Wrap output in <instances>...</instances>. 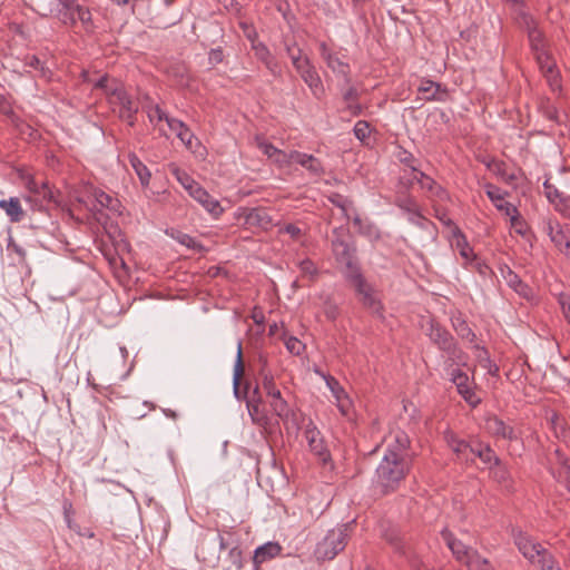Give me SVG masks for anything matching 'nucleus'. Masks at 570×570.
<instances>
[{
  "label": "nucleus",
  "mask_w": 570,
  "mask_h": 570,
  "mask_svg": "<svg viewBox=\"0 0 570 570\" xmlns=\"http://www.w3.org/2000/svg\"><path fill=\"white\" fill-rule=\"evenodd\" d=\"M285 346L287 351L294 355H299L304 351V344L294 336H289L285 340Z\"/></svg>",
  "instance_id": "obj_51"
},
{
  "label": "nucleus",
  "mask_w": 570,
  "mask_h": 570,
  "mask_svg": "<svg viewBox=\"0 0 570 570\" xmlns=\"http://www.w3.org/2000/svg\"><path fill=\"white\" fill-rule=\"evenodd\" d=\"M541 570H561L554 557L548 551H541V557L533 563Z\"/></svg>",
  "instance_id": "obj_41"
},
{
  "label": "nucleus",
  "mask_w": 570,
  "mask_h": 570,
  "mask_svg": "<svg viewBox=\"0 0 570 570\" xmlns=\"http://www.w3.org/2000/svg\"><path fill=\"white\" fill-rule=\"evenodd\" d=\"M305 440L311 452L323 463L326 464L331 460V453L324 442L322 433L316 425L309 421L304 430Z\"/></svg>",
  "instance_id": "obj_6"
},
{
  "label": "nucleus",
  "mask_w": 570,
  "mask_h": 570,
  "mask_svg": "<svg viewBox=\"0 0 570 570\" xmlns=\"http://www.w3.org/2000/svg\"><path fill=\"white\" fill-rule=\"evenodd\" d=\"M26 200L29 203H35L39 210H41L45 205L49 203H56L53 191L50 189L47 181H41V188L36 193L35 196L26 197Z\"/></svg>",
  "instance_id": "obj_31"
},
{
  "label": "nucleus",
  "mask_w": 570,
  "mask_h": 570,
  "mask_svg": "<svg viewBox=\"0 0 570 570\" xmlns=\"http://www.w3.org/2000/svg\"><path fill=\"white\" fill-rule=\"evenodd\" d=\"M543 193L549 202L554 205L560 202V198H564L562 194L549 183V180H546L543 184Z\"/></svg>",
  "instance_id": "obj_49"
},
{
  "label": "nucleus",
  "mask_w": 570,
  "mask_h": 570,
  "mask_svg": "<svg viewBox=\"0 0 570 570\" xmlns=\"http://www.w3.org/2000/svg\"><path fill=\"white\" fill-rule=\"evenodd\" d=\"M350 268L346 279L354 287L362 305L372 314L382 316L383 305L376 289L363 277L358 266L350 265Z\"/></svg>",
  "instance_id": "obj_2"
},
{
  "label": "nucleus",
  "mask_w": 570,
  "mask_h": 570,
  "mask_svg": "<svg viewBox=\"0 0 570 570\" xmlns=\"http://www.w3.org/2000/svg\"><path fill=\"white\" fill-rule=\"evenodd\" d=\"M168 170L173 174L184 189L188 193H193L200 185L194 180L186 171L181 170L176 164L171 163L168 165Z\"/></svg>",
  "instance_id": "obj_33"
},
{
  "label": "nucleus",
  "mask_w": 570,
  "mask_h": 570,
  "mask_svg": "<svg viewBox=\"0 0 570 570\" xmlns=\"http://www.w3.org/2000/svg\"><path fill=\"white\" fill-rule=\"evenodd\" d=\"M272 412L281 420L285 421L291 414V407L282 397L281 391L273 392L267 396Z\"/></svg>",
  "instance_id": "obj_27"
},
{
  "label": "nucleus",
  "mask_w": 570,
  "mask_h": 570,
  "mask_svg": "<svg viewBox=\"0 0 570 570\" xmlns=\"http://www.w3.org/2000/svg\"><path fill=\"white\" fill-rule=\"evenodd\" d=\"M292 157H294V163L299 164L313 175H321L324 171L321 161L313 155L292 150Z\"/></svg>",
  "instance_id": "obj_26"
},
{
  "label": "nucleus",
  "mask_w": 570,
  "mask_h": 570,
  "mask_svg": "<svg viewBox=\"0 0 570 570\" xmlns=\"http://www.w3.org/2000/svg\"><path fill=\"white\" fill-rule=\"evenodd\" d=\"M537 62L543 76L546 77L550 88L553 91L560 90L561 83L559 79V72L556 68V63L551 60L548 53L543 51L535 52Z\"/></svg>",
  "instance_id": "obj_14"
},
{
  "label": "nucleus",
  "mask_w": 570,
  "mask_h": 570,
  "mask_svg": "<svg viewBox=\"0 0 570 570\" xmlns=\"http://www.w3.org/2000/svg\"><path fill=\"white\" fill-rule=\"evenodd\" d=\"M92 196L96 200L95 207L99 206L100 208H107L115 213L119 212L120 203L117 198H114L100 189H94Z\"/></svg>",
  "instance_id": "obj_35"
},
{
  "label": "nucleus",
  "mask_w": 570,
  "mask_h": 570,
  "mask_svg": "<svg viewBox=\"0 0 570 570\" xmlns=\"http://www.w3.org/2000/svg\"><path fill=\"white\" fill-rule=\"evenodd\" d=\"M417 91L422 95V99L426 101H445L449 96L445 88L429 79L421 80Z\"/></svg>",
  "instance_id": "obj_21"
},
{
  "label": "nucleus",
  "mask_w": 570,
  "mask_h": 570,
  "mask_svg": "<svg viewBox=\"0 0 570 570\" xmlns=\"http://www.w3.org/2000/svg\"><path fill=\"white\" fill-rule=\"evenodd\" d=\"M543 230L559 252L570 246V223L561 224L549 218L543 222Z\"/></svg>",
  "instance_id": "obj_7"
},
{
  "label": "nucleus",
  "mask_w": 570,
  "mask_h": 570,
  "mask_svg": "<svg viewBox=\"0 0 570 570\" xmlns=\"http://www.w3.org/2000/svg\"><path fill=\"white\" fill-rule=\"evenodd\" d=\"M441 535L455 560L464 566L478 553L475 549L456 539L448 529L442 530Z\"/></svg>",
  "instance_id": "obj_9"
},
{
  "label": "nucleus",
  "mask_w": 570,
  "mask_h": 570,
  "mask_svg": "<svg viewBox=\"0 0 570 570\" xmlns=\"http://www.w3.org/2000/svg\"><path fill=\"white\" fill-rule=\"evenodd\" d=\"M514 543L523 557L532 564L541 557V551H546L541 543L534 541L531 537L522 531L513 532Z\"/></svg>",
  "instance_id": "obj_11"
},
{
  "label": "nucleus",
  "mask_w": 570,
  "mask_h": 570,
  "mask_svg": "<svg viewBox=\"0 0 570 570\" xmlns=\"http://www.w3.org/2000/svg\"><path fill=\"white\" fill-rule=\"evenodd\" d=\"M324 379H325L327 387L331 390V392L336 401V405H337L340 412L343 415H347L351 410V406H352V402H351L348 395L346 394V392L344 391V389L341 386V384L338 383V381L335 377L327 375V376H324Z\"/></svg>",
  "instance_id": "obj_22"
},
{
  "label": "nucleus",
  "mask_w": 570,
  "mask_h": 570,
  "mask_svg": "<svg viewBox=\"0 0 570 570\" xmlns=\"http://www.w3.org/2000/svg\"><path fill=\"white\" fill-rule=\"evenodd\" d=\"M331 202L342 209L345 217L350 218L348 212L352 203L348 199L342 197L341 195H335L331 198Z\"/></svg>",
  "instance_id": "obj_55"
},
{
  "label": "nucleus",
  "mask_w": 570,
  "mask_h": 570,
  "mask_svg": "<svg viewBox=\"0 0 570 570\" xmlns=\"http://www.w3.org/2000/svg\"><path fill=\"white\" fill-rule=\"evenodd\" d=\"M228 558L236 570L242 569L243 558H242V551L238 548L230 549L229 553H228Z\"/></svg>",
  "instance_id": "obj_58"
},
{
  "label": "nucleus",
  "mask_w": 570,
  "mask_h": 570,
  "mask_svg": "<svg viewBox=\"0 0 570 570\" xmlns=\"http://www.w3.org/2000/svg\"><path fill=\"white\" fill-rule=\"evenodd\" d=\"M451 381L456 386L458 393L468 404L473 407L480 404L481 397L475 393L474 384L465 372H462L460 368L452 370Z\"/></svg>",
  "instance_id": "obj_8"
},
{
  "label": "nucleus",
  "mask_w": 570,
  "mask_h": 570,
  "mask_svg": "<svg viewBox=\"0 0 570 570\" xmlns=\"http://www.w3.org/2000/svg\"><path fill=\"white\" fill-rule=\"evenodd\" d=\"M390 439L391 441L386 450H394L405 456V452L410 445L409 436L402 431H396Z\"/></svg>",
  "instance_id": "obj_39"
},
{
  "label": "nucleus",
  "mask_w": 570,
  "mask_h": 570,
  "mask_svg": "<svg viewBox=\"0 0 570 570\" xmlns=\"http://www.w3.org/2000/svg\"><path fill=\"white\" fill-rule=\"evenodd\" d=\"M320 55L322 59L325 61L326 66L337 76L342 77L345 83H351L350 78V65L343 61L338 55L332 51L325 42L320 45Z\"/></svg>",
  "instance_id": "obj_10"
},
{
  "label": "nucleus",
  "mask_w": 570,
  "mask_h": 570,
  "mask_svg": "<svg viewBox=\"0 0 570 570\" xmlns=\"http://www.w3.org/2000/svg\"><path fill=\"white\" fill-rule=\"evenodd\" d=\"M128 158H129L130 166L132 167L134 171L136 173V175L138 176V178L140 180L141 186L148 187L150 178H151L150 170L135 154H129Z\"/></svg>",
  "instance_id": "obj_37"
},
{
  "label": "nucleus",
  "mask_w": 570,
  "mask_h": 570,
  "mask_svg": "<svg viewBox=\"0 0 570 570\" xmlns=\"http://www.w3.org/2000/svg\"><path fill=\"white\" fill-rule=\"evenodd\" d=\"M505 209L507 216L510 218L511 228H513L517 234L524 236L528 233V225L518 208L505 206Z\"/></svg>",
  "instance_id": "obj_38"
},
{
  "label": "nucleus",
  "mask_w": 570,
  "mask_h": 570,
  "mask_svg": "<svg viewBox=\"0 0 570 570\" xmlns=\"http://www.w3.org/2000/svg\"><path fill=\"white\" fill-rule=\"evenodd\" d=\"M296 71L315 97L318 98L324 92L322 79L311 60L305 61Z\"/></svg>",
  "instance_id": "obj_16"
},
{
  "label": "nucleus",
  "mask_w": 570,
  "mask_h": 570,
  "mask_svg": "<svg viewBox=\"0 0 570 570\" xmlns=\"http://www.w3.org/2000/svg\"><path fill=\"white\" fill-rule=\"evenodd\" d=\"M252 50L254 51L255 57L265 65L272 75L278 76L281 73L279 63L265 43L252 39Z\"/></svg>",
  "instance_id": "obj_20"
},
{
  "label": "nucleus",
  "mask_w": 570,
  "mask_h": 570,
  "mask_svg": "<svg viewBox=\"0 0 570 570\" xmlns=\"http://www.w3.org/2000/svg\"><path fill=\"white\" fill-rule=\"evenodd\" d=\"M422 328L430 340L442 351L450 348L454 341L453 336L432 318L425 320L422 324Z\"/></svg>",
  "instance_id": "obj_13"
},
{
  "label": "nucleus",
  "mask_w": 570,
  "mask_h": 570,
  "mask_svg": "<svg viewBox=\"0 0 570 570\" xmlns=\"http://www.w3.org/2000/svg\"><path fill=\"white\" fill-rule=\"evenodd\" d=\"M107 99L112 110L118 112L119 118L127 120L130 126H134L138 105L131 99L125 88L121 85H116L108 91Z\"/></svg>",
  "instance_id": "obj_4"
},
{
  "label": "nucleus",
  "mask_w": 570,
  "mask_h": 570,
  "mask_svg": "<svg viewBox=\"0 0 570 570\" xmlns=\"http://www.w3.org/2000/svg\"><path fill=\"white\" fill-rule=\"evenodd\" d=\"M72 11H73L75 21H72L68 16H65V18H68L71 23H76L77 21H80L86 27L91 23V13L87 8L75 2V7H73Z\"/></svg>",
  "instance_id": "obj_42"
},
{
  "label": "nucleus",
  "mask_w": 570,
  "mask_h": 570,
  "mask_svg": "<svg viewBox=\"0 0 570 570\" xmlns=\"http://www.w3.org/2000/svg\"><path fill=\"white\" fill-rule=\"evenodd\" d=\"M283 230L286 234H288L291 236V238H293V239H299L303 234L302 229L294 224L286 225Z\"/></svg>",
  "instance_id": "obj_63"
},
{
  "label": "nucleus",
  "mask_w": 570,
  "mask_h": 570,
  "mask_svg": "<svg viewBox=\"0 0 570 570\" xmlns=\"http://www.w3.org/2000/svg\"><path fill=\"white\" fill-rule=\"evenodd\" d=\"M189 196L196 200L208 214L214 218H218L223 213V207L219 202L215 199L209 193L199 186Z\"/></svg>",
  "instance_id": "obj_18"
},
{
  "label": "nucleus",
  "mask_w": 570,
  "mask_h": 570,
  "mask_svg": "<svg viewBox=\"0 0 570 570\" xmlns=\"http://www.w3.org/2000/svg\"><path fill=\"white\" fill-rule=\"evenodd\" d=\"M490 471L492 478L501 484H507L508 481L510 480L509 471L507 470L505 465L501 463L500 460L498 464L492 465V469H490Z\"/></svg>",
  "instance_id": "obj_45"
},
{
  "label": "nucleus",
  "mask_w": 570,
  "mask_h": 570,
  "mask_svg": "<svg viewBox=\"0 0 570 570\" xmlns=\"http://www.w3.org/2000/svg\"><path fill=\"white\" fill-rule=\"evenodd\" d=\"M245 223L250 227L269 229L273 226V219L264 208H253L245 216Z\"/></svg>",
  "instance_id": "obj_23"
},
{
  "label": "nucleus",
  "mask_w": 570,
  "mask_h": 570,
  "mask_svg": "<svg viewBox=\"0 0 570 570\" xmlns=\"http://www.w3.org/2000/svg\"><path fill=\"white\" fill-rule=\"evenodd\" d=\"M8 250L14 252L19 256V262H23L26 258V250L14 243L13 240H10L8 244Z\"/></svg>",
  "instance_id": "obj_64"
},
{
  "label": "nucleus",
  "mask_w": 570,
  "mask_h": 570,
  "mask_svg": "<svg viewBox=\"0 0 570 570\" xmlns=\"http://www.w3.org/2000/svg\"><path fill=\"white\" fill-rule=\"evenodd\" d=\"M26 65L39 70L42 77H49L50 71L45 68L43 63L40 61V59L36 56H29L27 57Z\"/></svg>",
  "instance_id": "obj_54"
},
{
  "label": "nucleus",
  "mask_w": 570,
  "mask_h": 570,
  "mask_svg": "<svg viewBox=\"0 0 570 570\" xmlns=\"http://www.w3.org/2000/svg\"><path fill=\"white\" fill-rule=\"evenodd\" d=\"M410 471L406 456L394 450H386L376 469V485L382 493L395 491Z\"/></svg>",
  "instance_id": "obj_1"
},
{
  "label": "nucleus",
  "mask_w": 570,
  "mask_h": 570,
  "mask_svg": "<svg viewBox=\"0 0 570 570\" xmlns=\"http://www.w3.org/2000/svg\"><path fill=\"white\" fill-rule=\"evenodd\" d=\"M487 429L495 436H501L508 440L515 438L514 430L498 417L489 419L487 422Z\"/></svg>",
  "instance_id": "obj_32"
},
{
  "label": "nucleus",
  "mask_w": 570,
  "mask_h": 570,
  "mask_svg": "<svg viewBox=\"0 0 570 570\" xmlns=\"http://www.w3.org/2000/svg\"><path fill=\"white\" fill-rule=\"evenodd\" d=\"M347 530V524L330 530L324 539L316 546V558L318 560H332L338 552H341L346 546L348 537Z\"/></svg>",
  "instance_id": "obj_3"
},
{
  "label": "nucleus",
  "mask_w": 570,
  "mask_h": 570,
  "mask_svg": "<svg viewBox=\"0 0 570 570\" xmlns=\"http://www.w3.org/2000/svg\"><path fill=\"white\" fill-rule=\"evenodd\" d=\"M298 267L302 276L308 277L309 279H314L317 275L316 265L308 258L303 259L298 263Z\"/></svg>",
  "instance_id": "obj_48"
},
{
  "label": "nucleus",
  "mask_w": 570,
  "mask_h": 570,
  "mask_svg": "<svg viewBox=\"0 0 570 570\" xmlns=\"http://www.w3.org/2000/svg\"><path fill=\"white\" fill-rule=\"evenodd\" d=\"M446 353L449 361L456 366H465L468 356L465 353L456 347L455 341L452 342L450 348L444 350Z\"/></svg>",
  "instance_id": "obj_40"
},
{
  "label": "nucleus",
  "mask_w": 570,
  "mask_h": 570,
  "mask_svg": "<svg viewBox=\"0 0 570 570\" xmlns=\"http://www.w3.org/2000/svg\"><path fill=\"white\" fill-rule=\"evenodd\" d=\"M480 460L489 466V469H492V465L499 463V458L494 453V451L490 446H484L483 453H481Z\"/></svg>",
  "instance_id": "obj_52"
},
{
  "label": "nucleus",
  "mask_w": 570,
  "mask_h": 570,
  "mask_svg": "<svg viewBox=\"0 0 570 570\" xmlns=\"http://www.w3.org/2000/svg\"><path fill=\"white\" fill-rule=\"evenodd\" d=\"M262 387L266 393V396L271 395L273 392L278 391L275 385L273 377L265 376L262 383Z\"/></svg>",
  "instance_id": "obj_62"
},
{
  "label": "nucleus",
  "mask_w": 570,
  "mask_h": 570,
  "mask_svg": "<svg viewBox=\"0 0 570 570\" xmlns=\"http://www.w3.org/2000/svg\"><path fill=\"white\" fill-rule=\"evenodd\" d=\"M446 224L450 226L451 246L460 253L465 262H472L474 259L473 249L470 247L461 229L451 219H448Z\"/></svg>",
  "instance_id": "obj_15"
},
{
  "label": "nucleus",
  "mask_w": 570,
  "mask_h": 570,
  "mask_svg": "<svg viewBox=\"0 0 570 570\" xmlns=\"http://www.w3.org/2000/svg\"><path fill=\"white\" fill-rule=\"evenodd\" d=\"M256 146L257 148L265 155L267 156L271 160L277 156L278 151L281 149L276 148L274 145H272L271 142L266 141L265 139L261 138V137H256Z\"/></svg>",
  "instance_id": "obj_47"
},
{
  "label": "nucleus",
  "mask_w": 570,
  "mask_h": 570,
  "mask_svg": "<svg viewBox=\"0 0 570 570\" xmlns=\"http://www.w3.org/2000/svg\"><path fill=\"white\" fill-rule=\"evenodd\" d=\"M529 40L534 52L544 50L543 35L539 29L532 28L529 31Z\"/></svg>",
  "instance_id": "obj_46"
},
{
  "label": "nucleus",
  "mask_w": 570,
  "mask_h": 570,
  "mask_svg": "<svg viewBox=\"0 0 570 570\" xmlns=\"http://www.w3.org/2000/svg\"><path fill=\"white\" fill-rule=\"evenodd\" d=\"M332 248L336 256V259L345 265L344 275L351 273L350 265L357 266V264L353 261L352 252L350 246L342 239H335L332 242Z\"/></svg>",
  "instance_id": "obj_24"
},
{
  "label": "nucleus",
  "mask_w": 570,
  "mask_h": 570,
  "mask_svg": "<svg viewBox=\"0 0 570 570\" xmlns=\"http://www.w3.org/2000/svg\"><path fill=\"white\" fill-rule=\"evenodd\" d=\"M148 118L151 122H155V121L166 120V118H169V117L167 116V114L164 110L160 109V107L158 105H155L148 109Z\"/></svg>",
  "instance_id": "obj_56"
},
{
  "label": "nucleus",
  "mask_w": 570,
  "mask_h": 570,
  "mask_svg": "<svg viewBox=\"0 0 570 570\" xmlns=\"http://www.w3.org/2000/svg\"><path fill=\"white\" fill-rule=\"evenodd\" d=\"M171 237L174 239H176L179 244H181L188 248L196 249V250L203 249V246L195 238H193L191 236H189L188 234H185L183 232H178V230L173 232Z\"/></svg>",
  "instance_id": "obj_43"
},
{
  "label": "nucleus",
  "mask_w": 570,
  "mask_h": 570,
  "mask_svg": "<svg viewBox=\"0 0 570 570\" xmlns=\"http://www.w3.org/2000/svg\"><path fill=\"white\" fill-rule=\"evenodd\" d=\"M282 551V547L277 542H267L258 547L254 552V563L259 564L269 559L277 557Z\"/></svg>",
  "instance_id": "obj_28"
},
{
  "label": "nucleus",
  "mask_w": 570,
  "mask_h": 570,
  "mask_svg": "<svg viewBox=\"0 0 570 570\" xmlns=\"http://www.w3.org/2000/svg\"><path fill=\"white\" fill-rule=\"evenodd\" d=\"M116 85H119L116 81H110L107 76L101 77L95 85L96 88L102 89L106 97H108V91L114 88Z\"/></svg>",
  "instance_id": "obj_59"
},
{
  "label": "nucleus",
  "mask_w": 570,
  "mask_h": 570,
  "mask_svg": "<svg viewBox=\"0 0 570 570\" xmlns=\"http://www.w3.org/2000/svg\"><path fill=\"white\" fill-rule=\"evenodd\" d=\"M354 135L360 140H365L370 136V125L364 120H358L354 126Z\"/></svg>",
  "instance_id": "obj_53"
},
{
  "label": "nucleus",
  "mask_w": 570,
  "mask_h": 570,
  "mask_svg": "<svg viewBox=\"0 0 570 570\" xmlns=\"http://www.w3.org/2000/svg\"><path fill=\"white\" fill-rule=\"evenodd\" d=\"M244 373V365L242 361V345L238 344L237 348V358L234 366V375H233V385H234V394L238 400H245L247 402H253L254 405H262V395L259 393V387L255 386L254 390L249 393L248 386L245 387L244 391H240V379Z\"/></svg>",
  "instance_id": "obj_5"
},
{
  "label": "nucleus",
  "mask_w": 570,
  "mask_h": 570,
  "mask_svg": "<svg viewBox=\"0 0 570 570\" xmlns=\"http://www.w3.org/2000/svg\"><path fill=\"white\" fill-rule=\"evenodd\" d=\"M479 360H480V364L483 368H485L488 371V373L490 375H498V372H499V367L497 364H494L488 356L487 352L483 351L480 355H479Z\"/></svg>",
  "instance_id": "obj_50"
},
{
  "label": "nucleus",
  "mask_w": 570,
  "mask_h": 570,
  "mask_svg": "<svg viewBox=\"0 0 570 570\" xmlns=\"http://www.w3.org/2000/svg\"><path fill=\"white\" fill-rule=\"evenodd\" d=\"M468 570H494L490 561L479 552L465 564Z\"/></svg>",
  "instance_id": "obj_44"
},
{
  "label": "nucleus",
  "mask_w": 570,
  "mask_h": 570,
  "mask_svg": "<svg viewBox=\"0 0 570 570\" xmlns=\"http://www.w3.org/2000/svg\"><path fill=\"white\" fill-rule=\"evenodd\" d=\"M247 411L255 425L265 430L269 426L271 419L262 405H254L253 402H247Z\"/></svg>",
  "instance_id": "obj_34"
},
{
  "label": "nucleus",
  "mask_w": 570,
  "mask_h": 570,
  "mask_svg": "<svg viewBox=\"0 0 570 570\" xmlns=\"http://www.w3.org/2000/svg\"><path fill=\"white\" fill-rule=\"evenodd\" d=\"M508 285L514 289L520 296L529 299L532 296V289L524 284L520 277L511 269L504 275Z\"/></svg>",
  "instance_id": "obj_36"
},
{
  "label": "nucleus",
  "mask_w": 570,
  "mask_h": 570,
  "mask_svg": "<svg viewBox=\"0 0 570 570\" xmlns=\"http://www.w3.org/2000/svg\"><path fill=\"white\" fill-rule=\"evenodd\" d=\"M444 440L460 460H470V456L468 455V450L470 449L469 443H466L464 440L459 439L451 431L445 432Z\"/></svg>",
  "instance_id": "obj_29"
},
{
  "label": "nucleus",
  "mask_w": 570,
  "mask_h": 570,
  "mask_svg": "<svg viewBox=\"0 0 570 570\" xmlns=\"http://www.w3.org/2000/svg\"><path fill=\"white\" fill-rule=\"evenodd\" d=\"M0 208L4 210L11 223H20L24 217V210L20 204L19 198L10 197L9 199L0 200Z\"/></svg>",
  "instance_id": "obj_25"
},
{
  "label": "nucleus",
  "mask_w": 570,
  "mask_h": 570,
  "mask_svg": "<svg viewBox=\"0 0 570 570\" xmlns=\"http://www.w3.org/2000/svg\"><path fill=\"white\" fill-rule=\"evenodd\" d=\"M550 462L557 468L553 470V475L561 482H563L567 489L570 491V459L561 451L556 448L550 454Z\"/></svg>",
  "instance_id": "obj_17"
},
{
  "label": "nucleus",
  "mask_w": 570,
  "mask_h": 570,
  "mask_svg": "<svg viewBox=\"0 0 570 570\" xmlns=\"http://www.w3.org/2000/svg\"><path fill=\"white\" fill-rule=\"evenodd\" d=\"M484 187H485L487 196L494 204L495 208L498 210L502 212L505 216H507L505 206L515 207L513 204L504 200L507 193L503 191L501 188H499L492 184H487Z\"/></svg>",
  "instance_id": "obj_30"
},
{
  "label": "nucleus",
  "mask_w": 570,
  "mask_h": 570,
  "mask_svg": "<svg viewBox=\"0 0 570 570\" xmlns=\"http://www.w3.org/2000/svg\"><path fill=\"white\" fill-rule=\"evenodd\" d=\"M57 1L65 9L63 16H68L72 21H75V17H73V11L72 10H73L76 0H57Z\"/></svg>",
  "instance_id": "obj_61"
},
{
  "label": "nucleus",
  "mask_w": 570,
  "mask_h": 570,
  "mask_svg": "<svg viewBox=\"0 0 570 570\" xmlns=\"http://www.w3.org/2000/svg\"><path fill=\"white\" fill-rule=\"evenodd\" d=\"M272 160L279 167H286L294 163V157H292V151L285 153L283 150H279L277 156L274 157Z\"/></svg>",
  "instance_id": "obj_57"
},
{
  "label": "nucleus",
  "mask_w": 570,
  "mask_h": 570,
  "mask_svg": "<svg viewBox=\"0 0 570 570\" xmlns=\"http://www.w3.org/2000/svg\"><path fill=\"white\" fill-rule=\"evenodd\" d=\"M556 209L564 217L570 219V199L560 198V202L556 204Z\"/></svg>",
  "instance_id": "obj_60"
},
{
  "label": "nucleus",
  "mask_w": 570,
  "mask_h": 570,
  "mask_svg": "<svg viewBox=\"0 0 570 570\" xmlns=\"http://www.w3.org/2000/svg\"><path fill=\"white\" fill-rule=\"evenodd\" d=\"M168 128L179 138L187 149L195 151V146L199 142L191 130L180 120L176 118H166Z\"/></svg>",
  "instance_id": "obj_19"
},
{
  "label": "nucleus",
  "mask_w": 570,
  "mask_h": 570,
  "mask_svg": "<svg viewBox=\"0 0 570 570\" xmlns=\"http://www.w3.org/2000/svg\"><path fill=\"white\" fill-rule=\"evenodd\" d=\"M413 180L420 184L421 188L428 193L433 202H446L449 199L448 191L439 185L433 178L413 168Z\"/></svg>",
  "instance_id": "obj_12"
}]
</instances>
